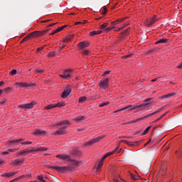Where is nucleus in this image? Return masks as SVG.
I'll list each match as a JSON object with an SVG mask.
<instances>
[{
  "instance_id": "3",
  "label": "nucleus",
  "mask_w": 182,
  "mask_h": 182,
  "mask_svg": "<svg viewBox=\"0 0 182 182\" xmlns=\"http://www.w3.org/2000/svg\"><path fill=\"white\" fill-rule=\"evenodd\" d=\"M50 168L56 170L58 173H65V171H72V167L68 166H51Z\"/></svg>"
},
{
  "instance_id": "51",
  "label": "nucleus",
  "mask_w": 182,
  "mask_h": 182,
  "mask_svg": "<svg viewBox=\"0 0 182 182\" xmlns=\"http://www.w3.org/2000/svg\"><path fill=\"white\" fill-rule=\"evenodd\" d=\"M36 73H43V70L37 69V70H36Z\"/></svg>"
},
{
  "instance_id": "6",
  "label": "nucleus",
  "mask_w": 182,
  "mask_h": 182,
  "mask_svg": "<svg viewBox=\"0 0 182 182\" xmlns=\"http://www.w3.org/2000/svg\"><path fill=\"white\" fill-rule=\"evenodd\" d=\"M36 105V102L35 101H33L31 103L28 104H23L18 105L19 109H23L24 110H28L29 109H33V106Z\"/></svg>"
},
{
  "instance_id": "27",
  "label": "nucleus",
  "mask_w": 182,
  "mask_h": 182,
  "mask_svg": "<svg viewBox=\"0 0 182 182\" xmlns=\"http://www.w3.org/2000/svg\"><path fill=\"white\" fill-rule=\"evenodd\" d=\"M151 129V126L148 127L141 134V136H145V134H147L149 133V131Z\"/></svg>"
},
{
  "instance_id": "55",
  "label": "nucleus",
  "mask_w": 182,
  "mask_h": 182,
  "mask_svg": "<svg viewBox=\"0 0 182 182\" xmlns=\"http://www.w3.org/2000/svg\"><path fill=\"white\" fill-rule=\"evenodd\" d=\"M82 55H89V50H85L82 53Z\"/></svg>"
},
{
  "instance_id": "7",
  "label": "nucleus",
  "mask_w": 182,
  "mask_h": 182,
  "mask_svg": "<svg viewBox=\"0 0 182 182\" xmlns=\"http://www.w3.org/2000/svg\"><path fill=\"white\" fill-rule=\"evenodd\" d=\"M158 21H159V18H157V16L156 15H154L152 18L146 19L145 22V25L146 26L150 27L152 25H154V23H156V22H157Z\"/></svg>"
},
{
  "instance_id": "9",
  "label": "nucleus",
  "mask_w": 182,
  "mask_h": 182,
  "mask_svg": "<svg viewBox=\"0 0 182 182\" xmlns=\"http://www.w3.org/2000/svg\"><path fill=\"white\" fill-rule=\"evenodd\" d=\"M109 78H105V80L100 81V82L99 83L100 89H106V87L109 86Z\"/></svg>"
},
{
  "instance_id": "40",
  "label": "nucleus",
  "mask_w": 182,
  "mask_h": 182,
  "mask_svg": "<svg viewBox=\"0 0 182 182\" xmlns=\"http://www.w3.org/2000/svg\"><path fill=\"white\" fill-rule=\"evenodd\" d=\"M132 56H133V53H130V54L124 55V56H122V58H123V59H127V58H132Z\"/></svg>"
},
{
  "instance_id": "23",
  "label": "nucleus",
  "mask_w": 182,
  "mask_h": 182,
  "mask_svg": "<svg viewBox=\"0 0 182 182\" xmlns=\"http://www.w3.org/2000/svg\"><path fill=\"white\" fill-rule=\"evenodd\" d=\"M33 150H34V151H46V150H48V148L40 146L38 149L33 148Z\"/></svg>"
},
{
  "instance_id": "46",
  "label": "nucleus",
  "mask_w": 182,
  "mask_h": 182,
  "mask_svg": "<svg viewBox=\"0 0 182 182\" xmlns=\"http://www.w3.org/2000/svg\"><path fill=\"white\" fill-rule=\"evenodd\" d=\"M70 41V38L67 37L66 38H65L63 42V43H68V42H69Z\"/></svg>"
},
{
  "instance_id": "1",
  "label": "nucleus",
  "mask_w": 182,
  "mask_h": 182,
  "mask_svg": "<svg viewBox=\"0 0 182 182\" xmlns=\"http://www.w3.org/2000/svg\"><path fill=\"white\" fill-rule=\"evenodd\" d=\"M148 106L149 103L141 104L140 105H129L114 111V113H119V112H123V110H136V112H140V110H144Z\"/></svg>"
},
{
  "instance_id": "25",
  "label": "nucleus",
  "mask_w": 182,
  "mask_h": 182,
  "mask_svg": "<svg viewBox=\"0 0 182 182\" xmlns=\"http://www.w3.org/2000/svg\"><path fill=\"white\" fill-rule=\"evenodd\" d=\"M64 75H59L60 77H63V79H68V77H70V74H66L67 73L63 72Z\"/></svg>"
},
{
  "instance_id": "47",
  "label": "nucleus",
  "mask_w": 182,
  "mask_h": 182,
  "mask_svg": "<svg viewBox=\"0 0 182 182\" xmlns=\"http://www.w3.org/2000/svg\"><path fill=\"white\" fill-rule=\"evenodd\" d=\"M4 90L6 93H8V92H11V90H12V88L8 87L5 88Z\"/></svg>"
},
{
  "instance_id": "34",
  "label": "nucleus",
  "mask_w": 182,
  "mask_h": 182,
  "mask_svg": "<svg viewBox=\"0 0 182 182\" xmlns=\"http://www.w3.org/2000/svg\"><path fill=\"white\" fill-rule=\"evenodd\" d=\"M86 102V97H80L79 98V103H85Z\"/></svg>"
},
{
  "instance_id": "32",
  "label": "nucleus",
  "mask_w": 182,
  "mask_h": 182,
  "mask_svg": "<svg viewBox=\"0 0 182 182\" xmlns=\"http://www.w3.org/2000/svg\"><path fill=\"white\" fill-rule=\"evenodd\" d=\"M65 28H68V25L58 27V29L55 30V32H60V31H63V29H65Z\"/></svg>"
},
{
  "instance_id": "5",
  "label": "nucleus",
  "mask_w": 182,
  "mask_h": 182,
  "mask_svg": "<svg viewBox=\"0 0 182 182\" xmlns=\"http://www.w3.org/2000/svg\"><path fill=\"white\" fill-rule=\"evenodd\" d=\"M105 137H106V135H102L97 138H94L85 143L84 146H92V144H95V143H99L101 140H102V139H105Z\"/></svg>"
},
{
  "instance_id": "45",
  "label": "nucleus",
  "mask_w": 182,
  "mask_h": 182,
  "mask_svg": "<svg viewBox=\"0 0 182 182\" xmlns=\"http://www.w3.org/2000/svg\"><path fill=\"white\" fill-rule=\"evenodd\" d=\"M38 180H39V181H43V175H40L38 176H37Z\"/></svg>"
},
{
  "instance_id": "39",
  "label": "nucleus",
  "mask_w": 182,
  "mask_h": 182,
  "mask_svg": "<svg viewBox=\"0 0 182 182\" xmlns=\"http://www.w3.org/2000/svg\"><path fill=\"white\" fill-rule=\"evenodd\" d=\"M29 177H31L30 175H22L18 177V179L21 180V178H29Z\"/></svg>"
},
{
  "instance_id": "10",
  "label": "nucleus",
  "mask_w": 182,
  "mask_h": 182,
  "mask_svg": "<svg viewBox=\"0 0 182 182\" xmlns=\"http://www.w3.org/2000/svg\"><path fill=\"white\" fill-rule=\"evenodd\" d=\"M67 132L62 128H59L58 130L53 133L54 136H62L63 134H66Z\"/></svg>"
},
{
  "instance_id": "24",
  "label": "nucleus",
  "mask_w": 182,
  "mask_h": 182,
  "mask_svg": "<svg viewBox=\"0 0 182 182\" xmlns=\"http://www.w3.org/2000/svg\"><path fill=\"white\" fill-rule=\"evenodd\" d=\"M176 95V92H172V93H169L168 95H165L162 97H164L166 99H170V97H172V96H174Z\"/></svg>"
},
{
  "instance_id": "30",
  "label": "nucleus",
  "mask_w": 182,
  "mask_h": 182,
  "mask_svg": "<svg viewBox=\"0 0 182 182\" xmlns=\"http://www.w3.org/2000/svg\"><path fill=\"white\" fill-rule=\"evenodd\" d=\"M55 105V107H63V106H65V102H58Z\"/></svg>"
},
{
  "instance_id": "22",
  "label": "nucleus",
  "mask_w": 182,
  "mask_h": 182,
  "mask_svg": "<svg viewBox=\"0 0 182 182\" xmlns=\"http://www.w3.org/2000/svg\"><path fill=\"white\" fill-rule=\"evenodd\" d=\"M102 31H93L90 33V36H95V35H100L102 33Z\"/></svg>"
},
{
  "instance_id": "48",
  "label": "nucleus",
  "mask_w": 182,
  "mask_h": 182,
  "mask_svg": "<svg viewBox=\"0 0 182 182\" xmlns=\"http://www.w3.org/2000/svg\"><path fill=\"white\" fill-rule=\"evenodd\" d=\"M112 152L114 153H120V149L119 147H117L115 149L112 151Z\"/></svg>"
},
{
  "instance_id": "26",
  "label": "nucleus",
  "mask_w": 182,
  "mask_h": 182,
  "mask_svg": "<svg viewBox=\"0 0 182 182\" xmlns=\"http://www.w3.org/2000/svg\"><path fill=\"white\" fill-rule=\"evenodd\" d=\"M31 38H32V36L31 35V33H29L24 38L22 39L21 43L23 42H26V41H29V39H31Z\"/></svg>"
},
{
  "instance_id": "20",
  "label": "nucleus",
  "mask_w": 182,
  "mask_h": 182,
  "mask_svg": "<svg viewBox=\"0 0 182 182\" xmlns=\"http://www.w3.org/2000/svg\"><path fill=\"white\" fill-rule=\"evenodd\" d=\"M17 86H21V87H28V86H31V85L26 82H16Z\"/></svg>"
},
{
  "instance_id": "16",
  "label": "nucleus",
  "mask_w": 182,
  "mask_h": 182,
  "mask_svg": "<svg viewBox=\"0 0 182 182\" xmlns=\"http://www.w3.org/2000/svg\"><path fill=\"white\" fill-rule=\"evenodd\" d=\"M17 172L13 171L9 173H5L1 175L2 177H12L16 174Z\"/></svg>"
},
{
  "instance_id": "4",
  "label": "nucleus",
  "mask_w": 182,
  "mask_h": 182,
  "mask_svg": "<svg viewBox=\"0 0 182 182\" xmlns=\"http://www.w3.org/2000/svg\"><path fill=\"white\" fill-rule=\"evenodd\" d=\"M25 139H14V140H10L9 141V143L12 145V146H19V144H32V141H25V142H22L24 141Z\"/></svg>"
},
{
  "instance_id": "42",
  "label": "nucleus",
  "mask_w": 182,
  "mask_h": 182,
  "mask_svg": "<svg viewBox=\"0 0 182 182\" xmlns=\"http://www.w3.org/2000/svg\"><path fill=\"white\" fill-rule=\"evenodd\" d=\"M107 25H109L108 23H105L102 25L100 26V29H105V28H107Z\"/></svg>"
},
{
  "instance_id": "54",
  "label": "nucleus",
  "mask_w": 182,
  "mask_h": 182,
  "mask_svg": "<svg viewBox=\"0 0 182 182\" xmlns=\"http://www.w3.org/2000/svg\"><path fill=\"white\" fill-rule=\"evenodd\" d=\"M132 123H134V120H132V121H129V122H124V124H132Z\"/></svg>"
},
{
  "instance_id": "64",
  "label": "nucleus",
  "mask_w": 182,
  "mask_h": 182,
  "mask_svg": "<svg viewBox=\"0 0 182 182\" xmlns=\"http://www.w3.org/2000/svg\"><path fill=\"white\" fill-rule=\"evenodd\" d=\"M42 49H43V47H40V48H37V52H41V50H42Z\"/></svg>"
},
{
  "instance_id": "49",
  "label": "nucleus",
  "mask_w": 182,
  "mask_h": 182,
  "mask_svg": "<svg viewBox=\"0 0 182 182\" xmlns=\"http://www.w3.org/2000/svg\"><path fill=\"white\" fill-rule=\"evenodd\" d=\"M114 27H107L105 29V32H109L112 30V28Z\"/></svg>"
},
{
  "instance_id": "56",
  "label": "nucleus",
  "mask_w": 182,
  "mask_h": 182,
  "mask_svg": "<svg viewBox=\"0 0 182 182\" xmlns=\"http://www.w3.org/2000/svg\"><path fill=\"white\" fill-rule=\"evenodd\" d=\"M176 68H177L178 69H182V62L180 63L177 65Z\"/></svg>"
},
{
  "instance_id": "35",
  "label": "nucleus",
  "mask_w": 182,
  "mask_h": 182,
  "mask_svg": "<svg viewBox=\"0 0 182 182\" xmlns=\"http://www.w3.org/2000/svg\"><path fill=\"white\" fill-rule=\"evenodd\" d=\"M124 143H125V144H127L128 146H134V144L133 142H130V141H122Z\"/></svg>"
},
{
  "instance_id": "52",
  "label": "nucleus",
  "mask_w": 182,
  "mask_h": 182,
  "mask_svg": "<svg viewBox=\"0 0 182 182\" xmlns=\"http://www.w3.org/2000/svg\"><path fill=\"white\" fill-rule=\"evenodd\" d=\"M107 14V8L104 7V11H102V15H106Z\"/></svg>"
},
{
  "instance_id": "62",
  "label": "nucleus",
  "mask_w": 182,
  "mask_h": 182,
  "mask_svg": "<svg viewBox=\"0 0 182 182\" xmlns=\"http://www.w3.org/2000/svg\"><path fill=\"white\" fill-rule=\"evenodd\" d=\"M69 72H72V70L68 69V70H64V73H69Z\"/></svg>"
},
{
  "instance_id": "21",
  "label": "nucleus",
  "mask_w": 182,
  "mask_h": 182,
  "mask_svg": "<svg viewBox=\"0 0 182 182\" xmlns=\"http://www.w3.org/2000/svg\"><path fill=\"white\" fill-rule=\"evenodd\" d=\"M162 110H164V107H161L160 108H159L157 110H156L155 112L150 113V117L151 116H154V114H157V113H160V112H161Z\"/></svg>"
},
{
  "instance_id": "61",
  "label": "nucleus",
  "mask_w": 182,
  "mask_h": 182,
  "mask_svg": "<svg viewBox=\"0 0 182 182\" xmlns=\"http://www.w3.org/2000/svg\"><path fill=\"white\" fill-rule=\"evenodd\" d=\"M9 151H10L11 153H14V151H16V149H9Z\"/></svg>"
},
{
  "instance_id": "28",
  "label": "nucleus",
  "mask_w": 182,
  "mask_h": 182,
  "mask_svg": "<svg viewBox=\"0 0 182 182\" xmlns=\"http://www.w3.org/2000/svg\"><path fill=\"white\" fill-rule=\"evenodd\" d=\"M176 156H178V157H181L182 156V146L179 149L178 151H176Z\"/></svg>"
},
{
  "instance_id": "57",
  "label": "nucleus",
  "mask_w": 182,
  "mask_h": 182,
  "mask_svg": "<svg viewBox=\"0 0 182 182\" xmlns=\"http://www.w3.org/2000/svg\"><path fill=\"white\" fill-rule=\"evenodd\" d=\"M112 154H114V152H113V151H111V152H108V153L106 154V155H107V157H109V156H112Z\"/></svg>"
},
{
  "instance_id": "43",
  "label": "nucleus",
  "mask_w": 182,
  "mask_h": 182,
  "mask_svg": "<svg viewBox=\"0 0 182 182\" xmlns=\"http://www.w3.org/2000/svg\"><path fill=\"white\" fill-rule=\"evenodd\" d=\"M55 55H56V53L55 51H53V52L48 53V58H52V57L55 56Z\"/></svg>"
},
{
  "instance_id": "8",
  "label": "nucleus",
  "mask_w": 182,
  "mask_h": 182,
  "mask_svg": "<svg viewBox=\"0 0 182 182\" xmlns=\"http://www.w3.org/2000/svg\"><path fill=\"white\" fill-rule=\"evenodd\" d=\"M46 32H48V30L36 31L32 33H30V35H31V38H36L38 36H42L43 35H45Z\"/></svg>"
},
{
  "instance_id": "41",
  "label": "nucleus",
  "mask_w": 182,
  "mask_h": 182,
  "mask_svg": "<svg viewBox=\"0 0 182 182\" xmlns=\"http://www.w3.org/2000/svg\"><path fill=\"white\" fill-rule=\"evenodd\" d=\"M85 119V117L83 116H80V117H77L76 119H75V121L76 122H80V120H83Z\"/></svg>"
},
{
  "instance_id": "37",
  "label": "nucleus",
  "mask_w": 182,
  "mask_h": 182,
  "mask_svg": "<svg viewBox=\"0 0 182 182\" xmlns=\"http://www.w3.org/2000/svg\"><path fill=\"white\" fill-rule=\"evenodd\" d=\"M17 70H12L9 72L10 76H14V75H16Z\"/></svg>"
},
{
  "instance_id": "59",
  "label": "nucleus",
  "mask_w": 182,
  "mask_h": 182,
  "mask_svg": "<svg viewBox=\"0 0 182 182\" xmlns=\"http://www.w3.org/2000/svg\"><path fill=\"white\" fill-rule=\"evenodd\" d=\"M126 19V18H119V19H117L118 21V23H120V22H123V21H124Z\"/></svg>"
},
{
  "instance_id": "44",
  "label": "nucleus",
  "mask_w": 182,
  "mask_h": 182,
  "mask_svg": "<svg viewBox=\"0 0 182 182\" xmlns=\"http://www.w3.org/2000/svg\"><path fill=\"white\" fill-rule=\"evenodd\" d=\"M137 177H140V176L131 174V178H132V180H137Z\"/></svg>"
},
{
  "instance_id": "17",
  "label": "nucleus",
  "mask_w": 182,
  "mask_h": 182,
  "mask_svg": "<svg viewBox=\"0 0 182 182\" xmlns=\"http://www.w3.org/2000/svg\"><path fill=\"white\" fill-rule=\"evenodd\" d=\"M147 117H150V114H147L146 115H144V117L137 118L134 120V123H137V122H140V120H144V119H147Z\"/></svg>"
},
{
  "instance_id": "12",
  "label": "nucleus",
  "mask_w": 182,
  "mask_h": 182,
  "mask_svg": "<svg viewBox=\"0 0 182 182\" xmlns=\"http://www.w3.org/2000/svg\"><path fill=\"white\" fill-rule=\"evenodd\" d=\"M90 43L86 41H82L80 43H78V47L80 49H85V48H87L89 46Z\"/></svg>"
},
{
  "instance_id": "18",
  "label": "nucleus",
  "mask_w": 182,
  "mask_h": 182,
  "mask_svg": "<svg viewBox=\"0 0 182 182\" xmlns=\"http://www.w3.org/2000/svg\"><path fill=\"white\" fill-rule=\"evenodd\" d=\"M159 43H168V39L161 38L155 43V45H159Z\"/></svg>"
},
{
  "instance_id": "13",
  "label": "nucleus",
  "mask_w": 182,
  "mask_h": 182,
  "mask_svg": "<svg viewBox=\"0 0 182 182\" xmlns=\"http://www.w3.org/2000/svg\"><path fill=\"white\" fill-rule=\"evenodd\" d=\"M46 132L41 129H36L33 132L34 136H43V134H46Z\"/></svg>"
},
{
  "instance_id": "2",
  "label": "nucleus",
  "mask_w": 182,
  "mask_h": 182,
  "mask_svg": "<svg viewBox=\"0 0 182 182\" xmlns=\"http://www.w3.org/2000/svg\"><path fill=\"white\" fill-rule=\"evenodd\" d=\"M58 159H60V160H68V161H71V164L73 166H78L79 162L77 161H75L70 159V156L66 154H58L56 155Z\"/></svg>"
},
{
  "instance_id": "29",
  "label": "nucleus",
  "mask_w": 182,
  "mask_h": 182,
  "mask_svg": "<svg viewBox=\"0 0 182 182\" xmlns=\"http://www.w3.org/2000/svg\"><path fill=\"white\" fill-rule=\"evenodd\" d=\"M102 166H103V162L100 161L97 167V171H100V168H102Z\"/></svg>"
},
{
  "instance_id": "14",
  "label": "nucleus",
  "mask_w": 182,
  "mask_h": 182,
  "mask_svg": "<svg viewBox=\"0 0 182 182\" xmlns=\"http://www.w3.org/2000/svg\"><path fill=\"white\" fill-rule=\"evenodd\" d=\"M22 163H23V159L13 160L11 164H14V166H19V164H22Z\"/></svg>"
},
{
  "instance_id": "58",
  "label": "nucleus",
  "mask_w": 182,
  "mask_h": 182,
  "mask_svg": "<svg viewBox=\"0 0 182 182\" xmlns=\"http://www.w3.org/2000/svg\"><path fill=\"white\" fill-rule=\"evenodd\" d=\"M153 142V141H151V139H149V141H148V142H146L145 144H144V146H147L148 144H150V143H152Z\"/></svg>"
},
{
  "instance_id": "50",
  "label": "nucleus",
  "mask_w": 182,
  "mask_h": 182,
  "mask_svg": "<svg viewBox=\"0 0 182 182\" xmlns=\"http://www.w3.org/2000/svg\"><path fill=\"white\" fill-rule=\"evenodd\" d=\"M109 73H110V70L105 71V72L102 74V76H103V77L107 76V75H109Z\"/></svg>"
},
{
  "instance_id": "33",
  "label": "nucleus",
  "mask_w": 182,
  "mask_h": 182,
  "mask_svg": "<svg viewBox=\"0 0 182 182\" xmlns=\"http://www.w3.org/2000/svg\"><path fill=\"white\" fill-rule=\"evenodd\" d=\"M167 113H168V112H166L165 114H162L161 117H159L158 119H156L154 121V123L159 122V120H161V119H163L164 117V116H166V114H167Z\"/></svg>"
},
{
  "instance_id": "19",
  "label": "nucleus",
  "mask_w": 182,
  "mask_h": 182,
  "mask_svg": "<svg viewBox=\"0 0 182 182\" xmlns=\"http://www.w3.org/2000/svg\"><path fill=\"white\" fill-rule=\"evenodd\" d=\"M65 124H69L68 120L60 121V122L57 123L55 126H65Z\"/></svg>"
},
{
  "instance_id": "63",
  "label": "nucleus",
  "mask_w": 182,
  "mask_h": 182,
  "mask_svg": "<svg viewBox=\"0 0 182 182\" xmlns=\"http://www.w3.org/2000/svg\"><path fill=\"white\" fill-rule=\"evenodd\" d=\"M18 180H19V177L18 178H16L14 180L11 181L10 182H15V181H18Z\"/></svg>"
},
{
  "instance_id": "60",
  "label": "nucleus",
  "mask_w": 182,
  "mask_h": 182,
  "mask_svg": "<svg viewBox=\"0 0 182 182\" xmlns=\"http://www.w3.org/2000/svg\"><path fill=\"white\" fill-rule=\"evenodd\" d=\"M117 23H119V21H117V20L112 22V25H117Z\"/></svg>"
},
{
  "instance_id": "36",
  "label": "nucleus",
  "mask_w": 182,
  "mask_h": 182,
  "mask_svg": "<svg viewBox=\"0 0 182 182\" xmlns=\"http://www.w3.org/2000/svg\"><path fill=\"white\" fill-rule=\"evenodd\" d=\"M167 168H166V166H162L161 168V170H160V173H161L162 174H164V173H166Z\"/></svg>"
},
{
  "instance_id": "11",
  "label": "nucleus",
  "mask_w": 182,
  "mask_h": 182,
  "mask_svg": "<svg viewBox=\"0 0 182 182\" xmlns=\"http://www.w3.org/2000/svg\"><path fill=\"white\" fill-rule=\"evenodd\" d=\"M72 92V90L70 88H68L67 90H65L62 95H61V97L63 99H65V97H68L69 96V95H70V93Z\"/></svg>"
},
{
  "instance_id": "15",
  "label": "nucleus",
  "mask_w": 182,
  "mask_h": 182,
  "mask_svg": "<svg viewBox=\"0 0 182 182\" xmlns=\"http://www.w3.org/2000/svg\"><path fill=\"white\" fill-rule=\"evenodd\" d=\"M33 151H34L33 149L31 150L24 149L23 151H21L19 154H21V156H23V154H30V153H33Z\"/></svg>"
},
{
  "instance_id": "53",
  "label": "nucleus",
  "mask_w": 182,
  "mask_h": 182,
  "mask_svg": "<svg viewBox=\"0 0 182 182\" xmlns=\"http://www.w3.org/2000/svg\"><path fill=\"white\" fill-rule=\"evenodd\" d=\"M128 25H129V23H124V26H122V27H120L119 29H118V31H122V29H123V28H126V26H128Z\"/></svg>"
},
{
  "instance_id": "31",
  "label": "nucleus",
  "mask_w": 182,
  "mask_h": 182,
  "mask_svg": "<svg viewBox=\"0 0 182 182\" xmlns=\"http://www.w3.org/2000/svg\"><path fill=\"white\" fill-rule=\"evenodd\" d=\"M55 105L50 104V105H48L47 107H46L45 109L46 110H50V109H55Z\"/></svg>"
},
{
  "instance_id": "38",
  "label": "nucleus",
  "mask_w": 182,
  "mask_h": 182,
  "mask_svg": "<svg viewBox=\"0 0 182 182\" xmlns=\"http://www.w3.org/2000/svg\"><path fill=\"white\" fill-rule=\"evenodd\" d=\"M109 102H105L100 104L99 107H105V106H107L109 105Z\"/></svg>"
}]
</instances>
